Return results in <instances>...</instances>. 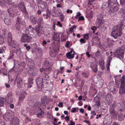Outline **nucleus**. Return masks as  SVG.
<instances>
[{"label": "nucleus", "mask_w": 125, "mask_h": 125, "mask_svg": "<svg viewBox=\"0 0 125 125\" xmlns=\"http://www.w3.org/2000/svg\"><path fill=\"white\" fill-rule=\"evenodd\" d=\"M46 14L48 15V16H50L51 11L48 9H47L46 10Z\"/></svg>", "instance_id": "864d4df0"}, {"label": "nucleus", "mask_w": 125, "mask_h": 125, "mask_svg": "<svg viewBox=\"0 0 125 125\" xmlns=\"http://www.w3.org/2000/svg\"><path fill=\"white\" fill-rule=\"evenodd\" d=\"M50 54L51 56L52 57L55 56L56 55V52L53 49L50 50Z\"/></svg>", "instance_id": "72a5a7b5"}, {"label": "nucleus", "mask_w": 125, "mask_h": 125, "mask_svg": "<svg viewBox=\"0 0 125 125\" xmlns=\"http://www.w3.org/2000/svg\"><path fill=\"white\" fill-rule=\"evenodd\" d=\"M114 41L113 40H110L109 42H105L104 44V47L111 48L112 47L114 44Z\"/></svg>", "instance_id": "f3484780"}, {"label": "nucleus", "mask_w": 125, "mask_h": 125, "mask_svg": "<svg viewBox=\"0 0 125 125\" xmlns=\"http://www.w3.org/2000/svg\"><path fill=\"white\" fill-rule=\"evenodd\" d=\"M125 85V76L123 75L121 79L120 85Z\"/></svg>", "instance_id": "e433bc0d"}, {"label": "nucleus", "mask_w": 125, "mask_h": 125, "mask_svg": "<svg viewBox=\"0 0 125 125\" xmlns=\"http://www.w3.org/2000/svg\"><path fill=\"white\" fill-rule=\"evenodd\" d=\"M43 68L40 69V72L42 73H44L45 75V78L44 79V80L48 81L49 79V77L47 75L50 74L51 72L52 66L51 63L48 61L46 60L44 62L43 65Z\"/></svg>", "instance_id": "20e7f679"}, {"label": "nucleus", "mask_w": 125, "mask_h": 125, "mask_svg": "<svg viewBox=\"0 0 125 125\" xmlns=\"http://www.w3.org/2000/svg\"><path fill=\"white\" fill-rule=\"evenodd\" d=\"M125 116V115H123V114H120L118 115V119L119 121H122L123 120Z\"/></svg>", "instance_id": "4c0bfd02"}, {"label": "nucleus", "mask_w": 125, "mask_h": 125, "mask_svg": "<svg viewBox=\"0 0 125 125\" xmlns=\"http://www.w3.org/2000/svg\"><path fill=\"white\" fill-rule=\"evenodd\" d=\"M113 98V96L110 94H107L105 96V100L107 101L109 105L111 103Z\"/></svg>", "instance_id": "dca6fc26"}, {"label": "nucleus", "mask_w": 125, "mask_h": 125, "mask_svg": "<svg viewBox=\"0 0 125 125\" xmlns=\"http://www.w3.org/2000/svg\"><path fill=\"white\" fill-rule=\"evenodd\" d=\"M81 15V13L80 12L77 13V14L75 17V18L76 19H77L79 18V17Z\"/></svg>", "instance_id": "bf43d9fd"}, {"label": "nucleus", "mask_w": 125, "mask_h": 125, "mask_svg": "<svg viewBox=\"0 0 125 125\" xmlns=\"http://www.w3.org/2000/svg\"><path fill=\"white\" fill-rule=\"evenodd\" d=\"M9 0H0V5H2L4 3V2H7Z\"/></svg>", "instance_id": "052dcab7"}, {"label": "nucleus", "mask_w": 125, "mask_h": 125, "mask_svg": "<svg viewBox=\"0 0 125 125\" xmlns=\"http://www.w3.org/2000/svg\"><path fill=\"white\" fill-rule=\"evenodd\" d=\"M124 20H122L120 21V26L119 28H122L121 27H123L124 25Z\"/></svg>", "instance_id": "0e129e2a"}, {"label": "nucleus", "mask_w": 125, "mask_h": 125, "mask_svg": "<svg viewBox=\"0 0 125 125\" xmlns=\"http://www.w3.org/2000/svg\"><path fill=\"white\" fill-rule=\"evenodd\" d=\"M39 102L35 101L34 102H33L32 101H29L28 103V104L30 106H32L34 108L33 110H31L29 109V108H27L26 109V111L27 112H29L30 114L32 115L35 114V111L37 109H38L39 108Z\"/></svg>", "instance_id": "0eeeda50"}, {"label": "nucleus", "mask_w": 125, "mask_h": 125, "mask_svg": "<svg viewBox=\"0 0 125 125\" xmlns=\"http://www.w3.org/2000/svg\"><path fill=\"white\" fill-rule=\"evenodd\" d=\"M116 101H114L112 106L110 107H112L114 108L116 107L119 111H122L124 109V108L122 107L121 104L120 103H117L116 104Z\"/></svg>", "instance_id": "f8f14e48"}, {"label": "nucleus", "mask_w": 125, "mask_h": 125, "mask_svg": "<svg viewBox=\"0 0 125 125\" xmlns=\"http://www.w3.org/2000/svg\"><path fill=\"white\" fill-rule=\"evenodd\" d=\"M112 57L111 56H109L107 60V63H108L109 64V63H110L111 61L112 60Z\"/></svg>", "instance_id": "603ef678"}, {"label": "nucleus", "mask_w": 125, "mask_h": 125, "mask_svg": "<svg viewBox=\"0 0 125 125\" xmlns=\"http://www.w3.org/2000/svg\"><path fill=\"white\" fill-rule=\"evenodd\" d=\"M13 52H14L12 50L10 52V55L8 58V60H10L13 59L14 55Z\"/></svg>", "instance_id": "c9c22d12"}, {"label": "nucleus", "mask_w": 125, "mask_h": 125, "mask_svg": "<svg viewBox=\"0 0 125 125\" xmlns=\"http://www.w3.org/2000/svg\"><path fill=\"white\" fill-rule=\"evenodd\" d=\"M5 49V47L4 46L3 47H1L0 48V53H4V48Z\"/></svg>", "instance_id": "3c124183"}, {"label": "nucleus", "mask_w": 125, "mask_h": 125, "mask_svg": "<svg viewBox=\"0 0 125 125\" xmlns=\"http://www.w3.org/2000/svg\"><path fill=\"white\" fill-rule=\"evenodd\" d=\"M38 24L39 26L42 25L43 23V18L42 17H39L37 20Z\"/></svg>", "instance_id": "c756f323"}, {"label": "nucleus", "mask_w": 125, "mask_h": 125, "mask_svg": "<svg viewBox=\"0 0 125 125\" xmlns=\"http://www.w3.org/2000/svg\"><path fill=\"white\" fill-rule=\"evenodd\" d=\"M70 42H67L66 43V45H65V47H67L68 48L70 47V46L69 45Z\"/></svg>", "instance_id": "774afa93"}, {"label": "nucleus", "mask_w": 125, "mask_h": 125, "mask_svg": "<svg viewBox=\"0 0 125 125\" xmlns=\"http://www.w3.org/2000/svg\"><path fill=\"white\" fill-rule=\"evenodd\" d=\"M100 55V52L97 51L95 53V55L97 57H98Z\"/></svg>", "instance_id": "680f3d73"}, {"label": "nucleus", "mask_w": 125, "mask_h": 125, "mask_svg": "<svg viewBox=\"0 0 125 125\" xmlns=\"http://www.w3.org/2000/svg\"><path fill=\"white\" fill-rule=\"evenodd\" d=\"M91 67L92 68V70L94 72H96L97 71V67L96 65L94 63L91 64Z\"/></svg>", "instance_id": "cd10ccee"}, {"label": "nucleus", "mask_w": 125, "mask_h": 125, "mask_svg": "<svg viewBox=\"0 0 125 125\" xmlns=\"http://www.w3.org/2000/svg\"><path fill=\"white\" fill-rule=\"evenodd\" d=\"M89 73L88 72H83L82 73V76L86 78H87L89 75Z\"/></svg>", "instance_id": "a18cd8bd"}, {"label": "nucleus", "mask_w": 125, "mask_h": 125, "mask_svg": "<svg viewBox=\"0 0 125 125\" xmlns=\"http://www.w3.org/2000/svg\"><path fill=\"white\" fill-rule=\"evenodd\" d=\"M15 5L14 6H12L9 8V9L7 10V11L9 13L10 16L12 17L14 16V13L16 11V9L14 7L15 6Z\"/></svg>", "instance_id": "4468645a"}, {"label": "nucleus", "mask_w": 125, "mask_h": 125, "mask_svg": "<svg viewBox=\"0 0 125 125\" xmlns=\"http://www.w3.org/2000/svg\"><path fill=\"white\" fill-rule=\"evenodd\" d=\"M4 42V39L2 35H0V44H2Z\"/></svg>", "instance_id": "49530a36"}, {"label": "nucleus", "mask_w": 125, "mask_h": 125, "mask_svg": "<svg viewBox=\"0 0 125 125\" xmlns=\"http://www.w3.org/2000/svg\"><path fill=\"white\" fill-rule=\"evenodd\" d=\"M15 82L17 83V87L18 88H20L22 83V80L21 78L16 77L15 81Z\"/></svg>", "instance_id": "6ab92c4d"}, {"label": "nucleus", "mask_w": 125, "mask_h": 125, "mask_svg": "<svg viewBox=\"0 0 125 125\" xmlns=\"http://www.w3.org/2000/svg\"><path fill=\"white\" fill-rule=\"evenodd\" d=\"M5 123L3 121L0 120V125H5Z\"/></svg>", "instance_id": "338daca9"}, {"label": "nucleus", "mask_w": 125, "mask_h": 125, "mask_svg": "<svg viewBox=\"0 0 125 125\" xmlns=\"http://www.w3.org/2000/svg\"><path fill=\"white\" fill-rule=\"evenodd\" d=\"M64 16L63 14H61L60 15V20L61 21H62L64 20Z\"/></svg>", "instance_id": "6e6d98bb"}, {"label": "nucleus", "mask_w": 125, "mask_h": 125, "mask_svg": "<svg viewBox=\"0 0 125 125\" xmlns=\"http://www.w3.org/2000/svg\"><path fill=\"white\" fill-rule=\"evenodd\" d=\"M6 98L10 103L13 102L14 96L13 93L11 92H9L7 94Z\"/></svg>", "instance_id": "2eb2a0df"}, {"label": "nucleus", "mask_w": 125, "mask_h": 125, "mask_svg": "<svg viewBox=\"0 0 125 125\" xmlns=\"http://www.w3.org/2000/svg\"><path fill=\"white\" fill-rule=\"evenodd\" d=\"M119 93L121 95L125 94V85H120L119 90Z\"/></svg>", "instance_id": "4be33fe9"}, {"label": "nucleus", "mask_w": 125, "mask_h": 125, "mask_svg": "<svg viewBox=\"0 0 125 125\" xmlns=\"http://www.w3.org/2000/svg\"><path fill=\"white\" fill-rule=\"evenodd\" d=\"M109 111L110 112L111 114H114L115 112L114 108L112 107H110Z\"/></svg>", "instance_id": "de8ad7c7"}, {"label": "nucleus", "mask_w": 125, "mask_h": 125, "mask_svg": "<svg viewBox=\"0 0 125 125\" xmlns=\"http://www.w3.org/2000/svg\"><path fill=\"white\" fill-rule=\"evenodd\" d=\"M40 26H36L35 28V31L37 32V34L39 36H41L42 35V32L40 29Z\"/></svg>", "instance_id": "b1692460"}, {"label": "nucleus", "mask_w": 125, "mask_h": 125, "mask_svg": "<svg viewBox=\"0 0 125 125\" xmlns=\"http://www.w3.org/2000/svg\"><path fill=\"white\" fill-rule=\"evenodd\" d=\"M5 100L4 98L0 97V107H2L4 105Z\"/></svg>", "instance_id": "2f4dec72"}, {"label": "nucleus", "mask_w": 125, "mask_h": 125, "mask_svg": "<svg viewBox=\"0 0 125 125\" xmlns=\"http://www.w3.org/2000/svg\"><path fill=\"white\" fill-rule=\"evenodd\" d=\"M79 19L78 21H83L84 20V18L83 17V16H81L79 17L78 18Z\"/></svg>", "instance_id": "69168bd1"}, {"label": "nucleus", "mask_w": 125, "mask_h": 125, "mask_svg": "<svg viewBox=\"0 0 125 125\" xmlns=\"http://www.w3.org/2000/svg\"><path fill=\"white\" fill-rule=\"evenodd\" d=\"M23 12V13L25 14L26 15H28L27 12L26 10V8L25 7H24L22 9H20V10Z\"/></svg>", "instance_id": "37998d69"}, {"label": "nucleus", "mask_w": 125, "mask_h": 125, "mask_svg": "<svg viewBox=\"0 0 125 125\" xmlns=\"http://www.w3.org/2000/svg\"><path fill=\"white\" fill-rule=\"evenodd\" d=\"M15 5V7H18V9L20 10L23 8L24 7H25L23 2H20L19 4L18 5Z\"/></svg>", "instance_id": "7c9ffc66"}, {"label": "nucleus", "mask_w": 125, "mask_h": 125, "mask_svg": "<svg viewBox=\"0 0 125 125\" xmlns=\"http://www.w3.org/2000/svg\"><path fill=\"white\" fill-rule=\"evenodd\" d=\"M26 94V92L25 91L22 92L19 95V102H21L24 99Z\"/></svg>", "instance_id": "5701e85b"}, {"label": "nucleus", "mask_w": 125, "mask_h": 125, "mask_svg": "<svg viewBox=\"0 0 125 125\" xmlns=\"http://www.w3.org/2000/svg\"><path fill=\"white\" fill-rule=\"evenodd\" d=\"M116 0H108V2H104L103 3L102 8L105 11H106L110 8L109 11L113 13L117 11L118 7L116 6Z\"/></svg>", "instance_id": "f257e3e1"}, {"label": "nucleus", "mask_w": 125, "mask_h": 125, "mask_svg": "<svg viewBox=\"0 0 125 125\" xmlns=\"http://www.w3.org/2000/svg\"><path fill=\"white\" fill-rule=\"evenodd\" d=\"M120 3L121 5L124 6L125 5V0H120Z\"/></svg>", "instance_id": "5fc2aeb1"}, {"label": "nucleus", "mask_w": 125, "mask_h": 125, "mask_svg": "<svg viewBox=\"0 0 125 125\" xmlns=\"http://www.w3.org/2000/svg\"><path fill=\"white\" fill-rule=\"evenodd\" d=\"M59 33L54 32L52 39L55 41H59L60 40V34Z\"/></svg>", "instance_id": "aec40b11"}, {"label": "nucleus", "mask_w": 125, "mask_h": 125, "mask_svg": "<svg viewBox=\"0 0 125 125\" xmlns=\"http://www.w3.org/2000/svg\"><path fill=\"white\" fill-rule=\"evenodd\" d=\"M121 28L118 27V25H116L114 26V30L111 32V35L115 39H116L118 36L119 33V36H120L122 35Z\"/></svg>", "instance_id": "6e6552de"}, {"label": "nucleus", "mask_w": 125, "mask_h": 125, "mask_svg": "<svg viewBox=\"0 0 125 125\" xmlns=\"http://www.w3.org/2000/svg\"><path fill=\"white\" fill-rule=\"evenodd\" d=\"M14 67H19L20 66V62H18V61L16 60H14Z\"/></svg>", "instance_id": "c03bdc74"}, {"label": "nucleus", "mask_w": 125, "mask_h": 125, "mask_svg": "<svg viewBox=\"0 0 125 125\" xmlns=\"http://www.w3.org/2000/svg\"><path fill=\"white\" fill-rule=\"evenodd\" d=\"M32 39V38L30 36L27 34H25L21 37V41L23 42H30Z\"/></svg>", "instance_id": "9b49d317"}, {"label": "nucleus", "mask_w": 125, "mask_h": 125, "mask_svg": "<svg viewBox=\"0 0 125 125\" xmlns=\"http://www.w3.org/2000/svg\"><path fill=\"white\" fill-rule=\"evenodd\" d=\"M103 80H101L100 81H98L97 82V83H98L99 84V85L98 86V87L99 88L102 87L103 86Z\"/></svg>", "instance_id": "09e8293b"}, {"label": "nucleus", "mask_w": 125, "mask_h": 125, "mask_svg": "<svg viewBox=\"0 0 125 125\" xmlns=\"http://www.w3.org/2000/svg\"><path fill=\"white\" fill-rule=\"evenodd\" d=\"M103 19V15L102 14H99L97 16V20L99 23L102 21Z\"/></svg>", "instance_id": "bb28decb"}, {"label": "nucleus", "mask_w": 125, "mask_h": 125, "mask_svg": "<svg viewBox=\"0 0 125 125\" xmlns=\"http://www.w3.org/2000/svg\"><path fill=\"white\" fill-rule=\"evenodd\" d=\"M28 84H31L33 83V79L31 78H29L28 79Z\"/></svg>", "instance_id": "8fccbe9b"}, {"label": "nucleus", "mask_w": 125, "mask_h": 125, "mask_svg": "<svg viewBox=\"0 0 125 125\" xmlns=\"http://www.w3.org/2000/svg\"><path fill=\"white\" fill-rule=\"evenodd\" d=\"M26 64L28 67L30 69V70L28 72V74L31 76L36 75L37 73V71L38 70L35 67L33 61L31 59L28 58L26 55Z\"/></svg>", "instance_id": "7ed1b4c3"}, {"label": "nucleus", "mask_w": 125, "mask_h": 125, "mask_svg": "<svg viewBox=\"0 0 125 125\" xmlns=\"http://www.w3.org/2000/svg\"><path fill=\"white\" fill-rule=\"evenodd\" d=\"M44 114V112L43 111L41 110L40 112L37 114V117L38 118H41L43 116Z\"/></svg>", "instance_id": "f704fd0d"}, {"label": "nucleus", "mask_w": 125, "mask_h": 125, "mask_svg": "<svg viewBox=\"0 0 125 125\" xmlns=\"http://www.w3.org/2000/svg\"><path fill=\"white\" fill-rule=\"evenodd\" d=\"M38 4V8L42 9V10H44L46 9L47 6V3L46 2L41 1L37 2Z\"/></svg>", "instance_id": "ddd939ff"}, {"label": "nucleus", "mask_w": 125, "mask_h": 125, "mask_svg": "<svg viewBox=\"0 0 125 125\" xmlns=\"http://www.w3.org/2000/svg\"><path fill=\"white\" fill-rule=\"evenodd\" d=\"M47 100L48 99L46 97H44L42 98L41 100L42 103L41 104V105L39 104V106L40 105H41V106H42V107L44 109L45 108H46L45 104L47 103Z\"/></svg>", "instance_id": "412c9836"}, {"label": "nucleus", "mask_w": 125, "mask_h": 125, "mask_svg": "<svg viewBox=\"0 0 125 125\" xmlns=\"http://www.w3.org/2000/svg\"><path fill=\"white\" fill-rule=\"evenodd\" d=\"M10 45L12 48V50L16 54L20 57L23 56L22 52L20 48L18 43L15 40L13 41L10 42Z\"/></svg>", "instance_id": "39448f33"}, {"label": "nucleus", "mask_w": 125, "mask_h": 125, "mask_svg": "<svg viewBox=\"0 0 125 125\" xmlns=\"http://www.w3.org/2000/svg\"><path fill=\"white\" fill-rule=\"evenodd\" d=\"M56 25L60 27H62V25L60 21H58L57 22Z\"/></svg>", "instance_id": "4d7b16f0"}, {"label": "nucleus", "mask_w": 125, "mask_h": 125, "mask_svg": "<svg viewBox=\"0 0 125 125\" xmlns=\"http://www.w3.org/2000/svg\"><path fill=\"white\" fill-rule=\"evenodd\" d=\"M38 8V10L37 11V13L39 15L41 14V13L42 11L43 10H42V9L39 8Z\"/></svg>", "instance_id": "13d9d810"}, {"label": "nucleus", "mask_w": 125, "mask_h": 125, "mask_svg": "<svg viewBox=\"0 0 125 125\" xmlns=\"http://www.w3.org/2000/svg\"><path fill=\"white\" fill-rule=\"evenodd\" d=\"M75 52L73 50H71L70 52L67 53L66 55V57L69 59H72L74 57Z\"/></svg>", "instance_id": "a211bd4d"}, {"label": "nucleus", "mask_w": 125, "mask_h": 125, "mask_svg": "<svg viewBox=\"0 0 125 125\" xmlns=\"http://www.w3.org/2000/svg\"><path fill=\"white\" fill-rule=\"evenodd\" d=\"M99 64L102 68L104 67V61L103 60H101L99 62Z\"/></svg>", "instance_id": "58836bf2"}, {"label": "nucleus", "mask_w": 125, "mask_h": 125, "mask_svg": "<svg viewBox=\"0 0 125 125\" xmlns=\"http://www.w3.org/2000/svg\"><path fill=\"white\" fill-rule=\"evenodd\" d=\"M1 72L3 73L4 75H7L8 74L7 72L6 69L5 68H3L1 70Z\"/></svg>", "instance_id": "79ce46f5"}, {"label": "nucleus", "mask_w": 125, "mask_h": 125, "mask_svg": "<svg viewBox=\"0 0 125 125\" xmlns=\"http://www.w3.org/2000/svg\"><path fill=\"white\" fill-rule=\"evenodd\" d=\"M13 70L15 72H17V71H19V67H16L15 66V67H14V66L10 70V71H12Z\"/></svg>", "instance_id": "ea45409f"}, {"label": "nucleus", "mask_w": 125, "mask_h": 125, "mask_svg": "<svg viewBox=\"0 0 125 125\" xmlns=\"http://www.w3.org/2000/svg\"><path fill=\"white\" fill-rule=\"evenodd\" d=\"M124 52V49L123 47H119L114 52V54L115 56L118 58H120L121 57L122 58H123Z\"/></svg>", "instance_id": "1a4fd4ad"}, {"label": "nucleus", "mask_w": 125, "mask_h": 125, "mask_svg": "<svg viewBox=\"0 0 125 125\" xmlns=\"http://www.w3.org/2000/svg\"><path fill=\"white\" fill-rule=\"evenodd\" d=\"M12 40V36L11 32H9L8 34V44H10Z\"/></svg>", "instance_id": "c85d7f7f"}, {"label": "nucleus", "mask_w": 125, "mask_h": 125, "mask_svg": "<svg viewBox=\"0 0 125 125\" xmlns=\"http://www.w3.org/2000/svg\"><path fill=\"white\" fill-rule=\"evenodd\" d=\"M14 114V113L12 111L9 110L7 111L5 114L3 115V117L6 121L9 120L12 118L10 124L12 125H19V119L16 117L12 118Z\"/></svg>", "instance_id": "f03ea898"}, {"label": "nucleus", "mask_w": 125, "mask_h": 125, "mask_svg": "<svg viewBox=\"0 0 125 125\" xmlns=\"http://www.w3.org/2000/svg\"><path fill=\"white\" fill-rule=\"evenodd\" d=\"M4 22L5 23L8 25H10L11 24L10 22V19L9 18L7 17L5 18Z\"/></svg>", "instance_id": "473e14b6"}, {"label": "nucleus", "mask_w": 125, "mask_h": 125, "mask_svg": "<svg viewBox=\"0 0 125 125\" xmlns=\"http://www.w3.org/2000/svg\"><path fill=\"white\" fill-rule=\"evenodd\" d=\"M31 21L32 24L33 25L35 24L37 22V19L36 17L33 16L30 17Z\"/></svg>", "instance_id": "a878e982"}, {"label": "nucleus", "mask_w": 125, "mask_h": 125, "mask_svg": "<svg viewBox=\"0 0 125 125\" xmlns=\"http://www.w3.org/2000/svg\"><path fill=\"white\" fill-rule=\"evenodd\" d=\"M77 110H76L75 108H72V109L71 112L72 113H75L77 112Z\"/></svg>", "instance_id": "e2e57ef3"}, {"label": "nucleus", "mask_w": 125, "mask_h": 125, "mask_svg": "<svg viewBox=\"0 0 125 125\" xmlns=\"http://www.w3.org/2000/svg\"><path fill=\"white\" fill-rule=\"evenodd\" d=\"M26 32H27V33H28L29 34L30 33L29 32H28V31H32V30H35V29L34 28L32 27V26L31 25H30L29 26V28L28 29H26Z\"/></svg>", "instance_id": "a19ab883"}, {"label": "nucleus", "mask_w": 125, "mask_h": 125, "mask_svg": "<svg viewBox=\"0 0 125 125\" xmlns=\"http://www.w3.org/2000/svg\"><path fill=\"white\" fill-rule=\"evenodd\" d=\"M21 19L19 17H18L16 19L15 26L16 29L18 31V32L19 33L23 34V28H25V22L24 21H22L21 22Z\"/></svg>", "instance_id": "423d86ee"}, {"label": "nucleus", "mask_w": 125, "mask_h": 125, "mask_svg": "<svg viewBox=\"0 0 125 125\" xmlns=\"http://www.w3.org/2000/svg\"><path fill=\"white\" fill-rule=\"evenodd\" d=\"M93 42L94 43L98 44L99 45H100L101 43L100 40L98 37L97 36L94 37L93 39Z\"/></svg>", "instance_id": "393cba45"}, {"label": "nucleus", "mask_w": 125, "mask_h": 125, "mask_svg": "<svg viewBox=\"0 0 125 125\" xmlns=\"http://www.w3.org/2000/svg\"><path fill=\"white\" fill-rule=\"evenodd\" d=\"M36 81L37 85L38 90L39 91L41 90L43 86V83H44L42 77H37L36 79Z\"/></svg>", "instance_id": "9d476101"}]
</instances>
